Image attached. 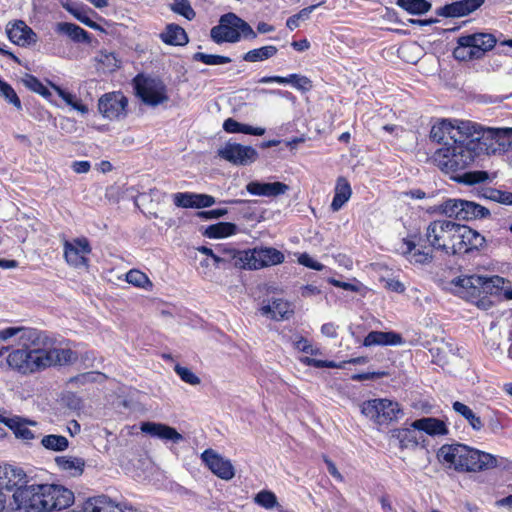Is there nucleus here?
<instances>
[{"label": "nucleus", "mask_w": 512, "mask_h": 512, "mask_svg": "<svg viewBox=\"0 0 512 512\" xmlns=\"http://www.w3.org/2000/svg\"><path fill=\"white\" fill-rule=\"evenodd\" d=\"M418 429L399 428L392 431V437L398 440L401 449H414L423 440V437L417 433Z\"/></svg>", "instance_id": "obj_29"}, {"label": "nucleus", "mask_w": 512, "mask_h": 512, "mask_svg": "<svg viewBox=\"0 0 512 512\" xmlns=\"http://www.w3.org/2000/svg\"><path fill=\"white\" fill-rule=\"evenodd\" d=\"M473 128L465 133L464 145L456 147L457 155L450 167L464 170L481 154H503L512 146V128H490L472 122Z\"/></svg>", "instance_id": "obj_2"}, {"label": "nucleus", "mask_w": 512, "mask_h": 512, "mask_svg": "<svg viewBox=\"0 0 512 512\" xmlns=\"http://www.w3.org/2000/svg\"><path fill=\"white\" fill-rule=\"evenodd\" d=\"M56 32L67 35L72 41L77 43H90V34L80 26L69 23L60 22L56 25Z\"/></svg>", "instance_id": "obj_30"}, {"label": "nucleus", "mask_w": 512, "mask_h": 512, "mask_svg": "<svg viewBox=\"0 0 512 512\" xmlns=\"http://www.w3.org/2000/svg\"><path fill=\"white\" fill-rule=\"evenodd\" d=\"M489 178L486 171H468L463 173L459 180L465 184L473 185L485 182Z\"/></svg>", "instance_id": "obj_54"}, {"label": "nucleus", "mask_w": 512, "mask_h": 512, "mask_svg": "<svg viewBox=\"0 0 512 512\" xmlns=\"http://www.w3.org/2000/svg\"><path fill=\"white\" fill-rule=\"evenodd\" d=\"M260 313L275 321L289 319L294 311L290 302L284 299H272L267 305L260 308Z\"/></svg>", "instance_id": "obj_22"}, {"label": "nucleus", "mask_w": 512, "mask_h": 512, "mask_svg": "<svg viewBox=\"0 0 512 512\" xmlns=\"http://www.w3.org/2000/svg\"><path fill=\"white\" fill-rule=\"evenodd\" d=\"M462 243L464 245L463 254L472 250H478L485 244V238L476 230L466 225H462Z\"/></svg>", "instance_id": "obj_32"}, {"label": "nucleus", "mask_w": 512, "mask_h": 512, "mask_svg": "<svg viewBox=\"0 0 512 512\" xmlns=\"http://www.w3.org/2000/svg\"><path fill=\"white\" fill-rule=\"evenodd\" d=\"M202 461L219 478L230 480L234 477L235 471L230 460L223 458L212 449H206L201 454Z\"/></svg>", "instance_id": "obj_18"}, {"label": "nucleus", "mask_w": 512, "mask_h": 512, "mask_svg": "<svg viewBox=\"0 0 512 512\" xmlns=\"http://www.w3.org/2000/svg\"><path fill=\"white\" fill-rule=\"evenodd\" d=\"M82 512H132V509L108 496L100 495L85 501Z\"/></svg>", "instance_id": "obj_20"}, {"label": "nucleus", "mask_w": 512, "mask_h": 512, "mask_svg": "<svg viewBox=\"0 0 512 512\" xmlns=\"http://www.w3.org/2000/svg\"><path fill=\"white\" fill-rule=\"evenodd\" d=\"M496 39L489 33H474L460 36L453 51L455 59L469 61L480 59L487 51L494 48Z\"/></svg>", "instance_id": "obj_8"}, {"label": "nucleus", "mask_w": 512, "mask_h": 512, "mask_svg": "<svg viewBox=\"0 0 512 512\" xmlns=\"http://www.w3.org/2000/svg\"><path fill=\"white\" fill-rule=\"evenodd\" d=\"M62 6L66 11L72 14L77 20H79L83 24L91 28L97 27V24L89 18L88 12L86 11L83 5L70 3L69 1H67L65 3H62Z\"/></svg>", "instance_id": "obj_39"}, {"label": "nucleus", "mask_w": 512, "mask_h": 512, "mask_svg": "<svg viewBox=\"0 0 512 512\" xmlns=\"http://www.w3.org/2000/svg\"><path fill=\"white\" fill-rule=\"evenodd\" d=\"M438 211L447 217H454L458 220H475L486 218L490 215L489 210L473 201L463 199H447L438 206Z\"/></svg>", "instance_id": "obj_9"}, {"label": "nucleus", "mask_w": 512, "mask_h": 512, "mask_svg": "<svg viewBox=\"0 0 512 512\" xmlns=\"http://www.w3.org/2000/svg\"><path fill=\"white\" fill-rule=\"evenodd\" d=\"M352 190L349 182L344 177H339L336 181L335 193L331 203L332 211H339L351 197Z\"/></svg>", "instance_id": "obj_31"}, {"label": "nucleus", "mask_w": 512, "mask_h": 512, "mask_svg": "<svg viewBox=\"0 0 512 512\" xmlns=\"http://www.w3.org/2000/svg\"><path fill=\"white\" fill-rule=\"evenodd\" d=\"M174 371L180 379L187 384L195 386L201 382L200 378L193 373L191 369L181 366L180 364L174 366Z\"/></svg>", "instance_id": "obj_51"}, {"label": "nucleus", "mask_w": 512, "mask_h": 512, "mask_svg": "<svg viewBox=\"0 0 512 512\" xmlns=\"http://www.w3.org/2000/svg\"><path fill=\"white\" fill-rule=\"evenodd\" d=\"M254 502L268 510L273 509L278 504L276 495L269 490H262L257 493L254 497Z\"/></svg>", "instance_id": "obj_48"}, {"label": "nucleus", "mask_w": 512, "mask_h": 512, "mask_svg": "<svg viewBox=\"0 0 512 512\" xmlns=\"http://www.w3.org/2000/svg\"><path fill=\"white\" fill-rule=\"evenodd\" d=\"M425 241L417 235H409L403 238L399 243V254L403 256L412 265H428L433 262V249L428 245H423Z\"/></svg>", "instance_id": "obj_13"}, {"label": "nucleus", "mask_w": 512, "mask_h": 512, "mask_svg": "<svg viewBox=\"0 0 512 512\" xmlns=\"http://www.w3.org/2000/svg\"><path fill=\"white\" fill-rule=\"evenodd\" d=\"M329 283L332 284L335 287H339V288H342V289L347 290V291H352V292H358L359 291V286L357 284H352V283H348V282H342V281L336 280L334 278H330L329 279Z\"/></svg>", "instance_id": "obj_64"}, {"label": "nucleus", "mask_w": 512, "mask_h": 512, "mask_svg": "<svg viewBox=\"0 0 512 512\" xmlns=\"http://www.w3.org/2000/svg\"><path fill=\"white\" fill-rule=\"evenodd\" d=\"M8 38L14 44L26 46L36 41V34L23 21L14 23L7 29Z\"/></svg>", "instance_id": "obj_27"}, {"label": "nucleus", "mask_w": 512, "mask_h": 512, "mask_svg": "<svg viewBox=\"0 0 512 512\" xmlns=\"http://www.w3.org/2000/svg\"><path fill=\"white\" fill-rule=\"evenodd\" d=\"M91 246L87 238H76L64 243V257L67 263L73 267H87V255L91 253Z\"/></svg>", "instance_id": "obj_17"}, {"label": "nucleus", "mask_w": 512, "mask_h": 512, "mask_svg": "<svg viewBox=\"0 0 512 512\" xmlns=\"http://www.w3.org/2000/svg\"><path fill=\"white\" fill-rule=\"evenodd\" d=\"M299 264L308 267L313 270L321 271L324 269V265L314 260L309 254L302 253L298 257Z\"/></svg>", "instance_id": "obj_60"}, {"label": "nucleus", "mask_w": 512, "mask_h": 512, "mask_svg": "<svg viewBox=\"0 0 512 512\" xmlns=\"http://www.w3.org/2000/svg\"><path fill=\"white\" fill-rule=\"evenodd\" d=\"M246 190L252 195L275 197L285 194L289 190V186L282 182L263 183L251 181L247 184Z\"/></svg>", "instance_id": "obj_23"}, {"label": "nucleus", "mask_w": 512, "mask_h": 512, "mask_svg": "<svg viewBox=\"0 0 512 512\" xmlns=\"http://www.w3.org/2000/svg\"><path fill=\"white\" fill-rule=\"evenodd\" d=\"M481 281V275H462L448 282L446 288L455 295L468 301L474 302L478 300L477 305L485 307L486 299L485 297L481 298L483 294Z\"/></svg>", "instance_id": "obj_12"}, {"label": "nucleus", "mask_w": 512, "mask_h": 512, "mask_svg": "<svg viewBox=\"0 0 512 512\" xmlns=\"http://www.w3.org/2000/svg\"><path fill=\"white\" fill-rule=\"evenodd\" d=\"M396 4L413 15L425 14L432 7V4L427 0H397Z\"/></svg>", "instance_id": "obj_36"}, {"label": "nucleus", "mask_w": 512, "mask_h": 512, "mask_svg": "<svg viewBox=\"0 0 512 512\" xmlns=\"http://www.w3.org/2000/svg\"><path fill=\"white\" fill-rule=\"evenodd\" d=\"M57 464L65 469V470H80L82 471V468L84 466V461L79 458H73V457H58L56 459Z\"/></svg>", "instance_id": "obj_57"}, {"label": "nucleus", "mask_w": 512, "mask_h": 512, "mask_svg": "<svg viewBox=\"0 0 512 512\" xmlns=\"http://www.w3.org/2000/svg\"><path fill=\"white\" fill-rule=\"evenodd\" d=\"M286 81L285 84H291L298 90L307 91L312 87L311 81L306 76H301L298 74H290L284 77Z\"/></svg>", "instance_id": "obj_53"}, {"label": "nucleus", "mask_w": 512, "mask_h": 512, "mask_svg": "<svg viewBox=\"0 0 512 512\" xmlns=\"http://www.w3.org/2000/svg\"><path fill=\"white\" fill-rule=\"evenodd\" d=\"M211 39L221 44L224 42L236 43L241 37L247 40L257 38V33L243 19L234 13H227L220 17L219 24L210 31Z\"/></svg>", "instance_id": "obj_6"}, {"label": "nucleus", "mask_w": 512, "mask_h": 512, "mask_svg": "<svg viewBox=\"0 0 512 512\" xmlns=\"http://www.w3.org/2000/svg\"><path fill=\"white\" fill-rule=\"evenodd\" d=\"M454 227L455 222L450 220L432 221L426 228L425 241L430 244L433 250L441 251L447 255Z\"/></svg>", "instance_id": "obj_14"}, {"label": "nucleus", "mask_w": 512, "mask_h": 512, "mask_svg": "<svg viewBox=\"0 0 512 512\" xmlns=\"http://www.w3.org/2000/svg\"><path fill=\"white\" fill-rule=\"evenodd\" d=\"M452 408L457 414L461 415L468 422L474 431H481L483 429V421L473 412L469 406L462 402L455 401L452 404Z\"/></svg>", "instance_id": "obj_34"}, {"label": "nucleus", "mask_w": 512, "mask_h": 512, "mask_svg": "<svg viewBox=\"0 0 512 512\" xmlns=\"http://www.w3.org/2000/svg\"><path fill=\"white\" fill-rule=\"evenodd\" d=\"M194 208H207L215 204L216 200L213 196L208 194H197L193 193Z\"/></svg>", "instance_id": "obj_59"}, {"label": "nucleus", "mask_w": 512, "mask_h": 512, "mask_svg": "<svg viewBox=\"0 0 512 512\" xmlns=\"http://www.w3.org/2000/svg\"><path fill=\"white\" fill-rule=\"evenodd\" d=\"M193 60L202 62L206 65H221L231 62V58L222 55L206 54L197 52L193 55Z\"/></svg>", "instance_id": "obj_46"}, {"label": "nucleus", "mask_w": 512, "mask_h": 512, "mask_svg": "<svg viewBox=\"0 0 512 512\" xmlns=\"http://www.w3.org/2000/svg\"><path fill=\"white\" fill-rule=\"evenodd\" d=\"M470 128H473L471 121L447 119H443L432 126L430 139L443 145L436 151V155L438 158H443L439 160V165L446 172L458 171V169L450 167V161L455 158L454 155L458 154L456 147L464 145L465 133Z\"/></svg>", "instance_id": "obj_5"}, {"label": "nucleus", "mask_w": 512, "mask_h": 512, "mask_svg": "<svg viewBox=\"0 0 512 512\" xmlns=\"http://www.w3.org/2000/svg\"><path fill=\"white\" fill-rule=\"evenodd\" d=\"M361 413L377 424H385L398 419L402 414L399 404L386 398H377L361 404Z\"/></svg>", "instance_id": "obj_11"}, {"label": "nucleus", "mask_w": 512, "mask_h": 512, "mask_svg": "<svg viewBox=\"0 0 512 512\" xmlns=\"http://www.w3.org/2000/svg\"><path fill=\"white\" fill-rule=\"evenodd\" d=\"M242 123L236 121L233 118H228L223 123V129L227 133H240Z\"/></svg>", "instance_id": "obj_62"}, {"label": "nucleus", "mask_w": 512, "mask_h": 512, "mask_svg": "<svg viewBox=\"0 0 512 512\" xmlns=\"http://www.w3.org/2000/svg\"><path fill=\"white\" fill-rule=\"evenodd\" d=\"M485 0H460L436 9V15L445 18L467 16L484 4Z\"/></svg>", "instance_id": "obj_19"}, {"label": "nucleus", "mask_w": 512, "mask_h": 512, "mask_svg": "<svg viewBox=\"0 0 512 512\" xmlns=\"http://www.w3.org/2000/svg\"><path fill=\"white\" fill-rule=\"evenodd\" d=\"M237 227L233 223L219 222L206 228L205 235L209 238H223L235 234Z\"/></svg>", "instance_id": "obj_38"}, {"label": "nucleus", "mask_w": 512, "mask_h": 512, "mask_svg": "<svg viewBox=\"0 0 512 512\" xmlns=\"http://www.w3.org/2000/svg\"><path fill=\"white\" fill-rule=\"evenodd\" d=\"M127 98L121 92L104 94L98 101V109L104 118L114 120L126 115Z\"/></svg>", "instance_id": "obj_16"}, {"label": "nucleus", "mask_w": 512, "mask_h": 512, "mask_svg": "<svg viewBox=\"0 0 512 512\" xmlns=\"http://www.w3.org/2000/svg\"><path fill=\"white\" fill-rule=\"evenodd\" d=\"M403 343L402 336L394 331H371L364 338L363 345L371 346H396Z\"/></svg>", "instance_id": "obj_25"}, {"label": "nucleus", "mask_w": 512, "mask_h": 512, "mask_svg": "<svg viewBox=\"0 0 512 512\" xmlns=\"http://www.w3.org/2000/svg\"><path fill=\"white\" fill-rule=\"evenodd\" d=\"M299 361L305 366H312L315 368H339V369H341V368H344V364L346 363V362H342V363L338 364L332 360H320V359H315V358H311L308 356L300 357Z\"/></svg>", "instance_id": "obj_47"}, {"label": "nucleus", "mask_w": 512, "mask_h": 512, "mask_svg": "<svg viewBox=\"0 0 512 512\" xmlns=\"http://www.w3.org/2000/svg\"><path fill=\"white\" fill-rule=\"evenodd\" d=\"M133 84L137 97L146 105L157 106L168 101L166 85L158 78L137 75Z\"/></svg>", "instance_id": "obj_10"}, {"label": "nucleus", "mask_w": 512, "mask_h": 512, "mask_svg": "<svg viewBox=\"0 0 512 512\" xmlns=\"http://www.w3.org/2000/svg\"><path fill=\"white\" fill-rule=\"evenodd\" d=\"M217 155L236 166H248L258 158V152L253 147L230 141L218 149Z\"/></svg>", "instance_id": "obj_15"}, {"label": "nucleus", "mask_w": 512, "mask_h": 512, "mask_svg": "<svg viewBox=\"0 0 512 512\" xmlns=\"http://www.w3.org/2000/svg\"><path fill=\"white\" fill-rule=\"evenodd\" d=\"M234 265L242 269L257 270L284 262V254L273 247H256L249 250L227 251Z\"/></svg>", "instance_id": "obj_7"}, {"label": "nucleus", "mask_w": 512, "mask_h": 512, "mask_svg": "<svg viewBox=\"0 0 512 512\" xmlns=\"http://www.w3.org/2000/svg\"><path fill=\"white\" fill-rule=\"evenodd\" d=\"M277 47L273 45H267L260 48L249 50L242 56V59L246 62H260L272 58L277 54Z\"/></svg>", "instance_id": "obj_35"}, {"label": "nucleus", "mask_w": 512, "mask_h": 512, "mask_svg": "<svg viewBox=\"0 0 512 512\" xmlns=\"http://www.w3.org/2000/svg\"><path fill=\"white\" fill-rule=\"evenodd\" d=\"M126 281L140 288H145L147 285H152L147 275L136 269H132L126 274Z\"/></svg>", "instance_id": "obj_50"}, {"label": "nucleus", "mask_w": 512, "mask_h": 512, "mask_svg": "<svg viewBox=\"0 0 512 512\" xmlns=\"http://www.w3.org/2000/svg\"><path fill=\"white\" fill-rule=\"evenodd\" d=\"M98 62L103 64L109 71H114L119 67L118 59L115 54L108 51H101L97 56Z\"/></svg>", "instance_id": "obj_58"}, {"label": "nucleus", "mask_w": 512, "mask_h": 512, "mask_svg": "<svg viewBox=\"0 0 512 512\" xmlns=\"http://www.w3.org/2000/svg\"><path fill=\"white\" fill-rule=\"evenodd\" d=\"M23 84L30 89L31 91L40 94L46 99H49L51 97V92L49 89L43 85V83L36 78L35 76L31 74H26L23 79Z\"/></svg>", "instance_id": "obj_43"}, {"label": "nucleus", "mask_w": 512, "mask_h": 512, "mask_svg": "<svg viewBox=\"0 0 512 512\" xmlns=\"http://www.w3.org/2000/svg\"><path fill=\"white\" fill-rule=\"evenodd\" d=\"M51 87L56 91V93L66 102L67 105L71 106L73 109L77 110L81 114H86L88 112V107L82 104L76 97V95L69 93L62 89L60 86L51 83Z\"/></svg>", "instance_id": "obj_42"}, {"label": "nucleus", "mask_w": 512, "mask_h": 512, "mask_svg": "<svg viewBox=\"0 0 512 512\" xmlns=\"http://www.w3.org/2000/svg\"><path fill=\"white\" fill-rule=\"evenodd\" d=\"M44 448L56 452L64 451L68 448V439L62 435L50 434L41 439Z\"/></svg>", "instance_id": "obj_41"}, {"label": "nucleus", "mask_w": 512, "mask_h": 512, "mask_svg": "<svg viewBox=\"0 0 512 512\" xmlns=\"http://www.w3.org/2000/svg\"><path fill=\"white\" fill-rule=\"evenodd\" d=\"M26 474L21 468L10 465L0 466V490H12L26 482Z\"/></svg>", "instance_id": "obj_24"}, {"label": "nucleus", "mask_w": 512, "mask_h": 512, "mask_svg": "<svg viewBox=\"0 0 512 512\" xmlns=\"http://www.w3.org/2000/svg\"><path fill=\"white\" fill-rule=\"evenodd\" d=\"M411 427L418 429V431H423L430 436L446 435L448 433L444 421L433 417L417 419L411 423Z\"/></svg>", "instance_id": "obj_28"}, {"label": "nucleus", "mask_w": 512, "mask_h": 512, "mask_svg": "<svg viewBox=\"0 0 512 512\" xmlns=\"http://www.w3.org/2000/svg\"><path fill=\"white\" fill-rule=\"evenodd\" d=\"M13 499L14 512H51L70 506L74 494L61 485L33 484L16 488Z\"/></svg>", "instance_id": "obj_3"}, {"label": "nucleus", "mask_w": 512, "mask_h": 512, "mask_svg": "<svg viewBox=\"0 0 512 512\" xmlns=\"http://www.w3.org/2000/svg\"><path fill=\"white\" fill-rule=\"evenodd\" d=\"M486 198L504 205H512V192L509 191L490 189L487 191Z\"/></svg>", "instance_id": "obj_55"}, {"label": "nucleus", "mask_w": 512, "mask_h": 512, "mask_svg": "<svg viewBox=\"0 0 512 512\" xmlns=\"http://www.w3.org/2000/svg\"><path fill=\"white\" fill-rule=\"evenodd\" d=\"M173 202L177 207L194 208V198L192 192H178L173 195Z\"/></svg>", "instance_id": "obj_56"}, {"label": "nucleus", "mask_w": 512, "mask_h": 512, "mask_svg": "<svg viewBox=\"0 0 512 512\" xmlns=\"http://www.w3.org/2000/svg\"><path fill=\"white\" fill-rule=\"evenodd\" d=\"M2 422L9 427L17 438L23 440H33L40 436V432L30 429L28 426H37L34 421H29L19 416L4 417Z\"/></svg>", "instance_id": "obj_21"}, {"label": "nucleus", "mask_w": 512, "mask_h": 512, "mask_svg": "<svg viewBox=\"0 0 512 512\" xmlns=\"http://www.w3.org/2000/svg\"><path fill=\"white\" fill-rule=\"evenodd\" d=\"M170 8L174 13L185 17L187 20H192L196 16L188 0H173Z\"/></svg>", "instance_id": "obj_49"}, {"label": "nucleus", "mask_w": 512, "mask_h": 512, "mask_svg": "<svg viewBox=\"0 0 512 512\" xmlns=\"http://www.w3.org/2000/svg\"><path fill=\"white\" fill-rule=\"evenodd\" d=\"M294 348L297 349L300 352L308 353L309 349L311 348L312 344L311 342L302 336H299L294 342H293Z\"/></svg>", "instance_id": "obj_63"}, {"label": "nucleus", "mask_w": 512, "mask_h": 512, "mask_svg": "<svg viewBox=\"0 0 512 512\" xmlns=\"http://www.w3.org/2000/svg\"><path fill=\"white\" fill-rule=\"evenodd\" d=\"M141 431L150 436L157 437L162 440H170L178 442L182 439V435L174 428L161 423L144 422L141 425Z\"/></svg>", "instance_id": "obj_26"}, {"label": "nucleus", "mask_w": 512, "mask_h": 512, "mask_svg": "<svg viewBox=\"0 0 512 512\" xmlns=\"http://www.w3.org/2000/svg\"><path fill=\"white\" fill-rule=\"evenodd\" d=\"M161 39L164 43L175 46H182L188 42L185 30L177 24H169L161 34Z\"/></svg>", "instance_id": "obj_33"}, {"label": "nucleus", "mask_w": 512, "mask_h": 512, "mask_svg": "<svg viewBox=\"0 0 512 512\" xmlns=\"http://www.w3.org/2000/svg\"><path fill=\"white\" fill-rule=\"evenodd\" d=\"M39 329L32 327H6L0 330V340L6 341L12 337H17L18 346L23 343V337L27 336L31 332H38Z\"/></svg>", "instance_id": "obj_40"}, {"label": "nucleus", "mask_w": 512, "mask_h": 512, "mask_svg": "<svg viewBox=\"0 0 512 512\" xmlns=\"http://www.w3.org/2000/svg\"><path fill=\"white\" fill-rule=\"evenodd\" d=\"M0 96L4 97L9 103L17 109H21V101L15 90L7 82L0 79Z\"/></svg>", "instance_id": "obj_52"}, {"label": "nucleus", "mask_w": 512, "mask_h": 512, "mask_svg": "<svg viewBox=\"0 0 512 512\" xmlns=\"http://www.w3.org/2000/svg\"><path fill=\"white\" fill-rule=\"evenodd\" d=\"M198 251L200 253L210 257L213 260L214 264L217 267H219L221 264L226 263L229 260H233V258L231 257V255H229V253L227 251H236V250L233 248H221V247H218L215 250H213L209 247L201 246L198 248Z\"/></svg>", "instance_id": "obj_37"}, {"label": "nucleus", "mask_w": 512, "mask_h": 512, "mask_svg": "<svg viewBox=\"0 0 512 512\" xmlns=\"http://www.w3.org/2000/svg\"><path fill=\"white\" fill-rule=\"evenodd\" d=\"M481 278H482L481 284L483 286V294H485V295L496 293L498 290L503 289L504 284H505V279L500 276H497V275H493V276H482L481 275Z\"/></svg>", "instance_id": "obj_44"}, {"label": "nucleus", "mask_w": 512, "mask_h": 512, "mask_svg": "<svg viewBox=\"0 0 512 512\" xmlns=\"http://www.w3.org/2000/svg\"><path fill=\"white\" fill-rule=\"evenodd\" d=\"M437 458L457 472H480L495 468L498 464L494 455L460 443L441 446Z\"/></svg>", "instance_id": "obj_4"}, {"label": "nucleus", "mask_w": 512, "mask_h": 512, "mask_svg": "<svg viewBox=\"0 0 512 512\" xmlns=\"http://www.w3.org/2000/svg\"><path fill=\"white\" fill-rule=\"evenodd\" d=\"M23 343L12 349L6 358L8 367L21 376H32L50 367L69 365L77 354L69 348L58 346L57 339L49 332H28Z\"/></svg>", "instance_id": "obj_1"}, {"label": "nucleus", "mask_w": 512, "mask_h": 512, "mask_svg": "<svg viewBox=\"0 0 512 512\" xmlns=\"http://www.w3.org/2000/svg\"><path fill=\"white\" fill-rule=\"evenodd\" d=\"M227 209H213L209 211L198 212V216L204 219H218L227 214Z\"/></svg>", "instance_id": "obj_61"}, {"label": "nucleus", "mask_w": 512, "mask_h": 512, "mask_svg": "<svg viewBox=\"0 0 512 512\" xmlns=\"http://www.w3.org/2000/svg\"><path fill=\"white\" fill-rule=\"evenodd\" d=\"M460 229H462V225L455 223V227L450 238L451 243L447 255L463 254L464 245L461 241L462 231H460Z\"/></svg>", "instance_id": "obj_45"}]
</instances>
